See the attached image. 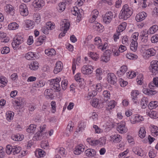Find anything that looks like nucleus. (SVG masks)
Here are the masks:
<instances>
[{
	"label": "nucleus",
	"mask_w": 158,
	"mask_h": 158,
	"mask_svg": "<svg viewBox=\"0 0 158 158\" xmlns=\"http://www.w3.org/2000/svg\"><path fill=\"white\" fill-rule=\"evenodd\" d=\"M19 10L21 15L23 16H26L28 14V8L25 4L23 3L19 6Z\"/></svg>",
	"instance_id": "17"
},
{
	"label": "nucleus",
	"mask_w": 158,
	"mask_h": 158,
	"mask_svg": "<svg viewBox=\"0 0 158 158\" xmlns=\"http://www.w3.org/2000/svg\"><path fill=\"white\" fill-rule=\"evenodd\" d=\"M21 148L18 145H14L13 148L12 153L13 155L18 154L21 151Z\"/></svg>",
	"instance_id": "54"
},
{
	"label": "nucleus",
	"mask_w": 158,
	"mask_h": 158,
	"mask_svg": "<svg viewBox=\"0 0 158 158\" xmlns=\"http://www.w3.org/2000/svg\"><path fill=\"white\" fill-rule=\"evenodd\" d=\"M93 28L98 31L102 32L103 31L104 27L99 23L95 22Z\"/></svg>",
	"instance_id": "38"
},
{
	"label": "nucleus",
	"mask_w": 158,
	"mask_h": 158,
	"mask_svg": "<svg viewBox=\"0 0 158 158\" xmlns=\"http://www.w3.org/2000/svg\"><path fill=\"white\" fill-rule=\"evenodd\" d=\"M127 23L124 22L121 23L118 27L117 31L120 33L124 31L127 26Z\"/></svg>",
	"instance_id": "46"
},
{
	"label": "nucleus",
	"mask_w": 158,
	"mask_h": 158,
	"mask_svg": "<svg viewBox=\"0 0 158 158\" xmlns=\"http://www.w3.org/2000/svg\"><path fill=\"white\" fill-rule=\"evenodd\" d=\"M156 52V50L153 48L148 49H142L141 52L143 57L145 59H147L150 57L155 55Z\"/></svg>",
	"instance_id": "4"
},
{
	"label": "nucleus",
	"mask_w": 158,
	"mask_h": 158,
	"mask_svg": "<svg viewBox=\"0 0 158 158\" xmlns=\"http://www.w3.org/2000/svg\"><path fill=\"white\" fill-rule=\"evenodd\" d=\"M147 16V14L145 12H141L136 15L135 19L137 22H140L144 20Z\"/></svg>",
	"instance_id": "22"
},
{
	"label": "nucleus",
	"mask_w": 158,
	"mask_h": 158,
	"mask_svg": "<svg viewBox=\"0 0 158 158\" xmlns=\"http://www.w3.org/2000/svg\"><path fill=\"white\" fill-rule=\"evenodd\" d=\"M45 54L49 56H52L56 55V52L55 49L53 48H48L45 51Z\"/></svg>",
	"instance_id": "39"
},
{
	"label": "nucleus",
	"mask_w": 158,
	"mask_h": 158,
	"mask_svg": "<svg viewBox=\"0 0 158 158\" xmlns=\"http://www.w3.org/2000/svg\"><path fill=\"white\" fill-rule=\"evenodd\" d=\"M45 36L39 37L36 42V45L39 46L42 44L45 40Z\"/></svg>",
	"instance_id": "63"
},
{
	"label": "nucleus",
	"mask_w": 158,
	"mask_h": 158,
	"mask_svg": "<svg viewBox=\"0 0 158 158\" xmlns=\"http://www.w3.org/2000/svg\"><path fill=\"white\" fill-rule=\"evenodd\" d=\"M138 47V43L137 41H131L130 44V49L131 50L134 52H135L137 49Z\"/></svg>",
	"instance_id": "55"
},
{
	"label": "nucleus",
	"mask_w": 158,
	"mask_h": 158,
	"mask_svg": "<svg viewBox=\"0 0 158 158\" xmlns=\"http://www.w3.org/2000/svg\"><path fill=\"white\" fill-rule=\"evenodd\" d=\"M122 136L118 134H113L110 136V141L112 143H119L122 140Z\"/></svg>",
	"instance_id": "13"
},
{
	"label": "nucleus",
	"mask_w": 158,
	"mask_h": 158,
	"mask_svg": "<svg viewBox=\"0 0 158 158\" xmlns=\"http://www.w3.org/2000/svg\"><path fill=\"white\" fill-rule=\"evenodd\" d=\"M132 119L130 118V121L131 124H134L140 122L144 120L143 116L138 114L133 115Z\"/></svg>",
	"instance_id": "16"
},
{
	"label": "nucleus",
	"mask_w": 158,
	"mask_h": 158,
	"mask_svg": "<svg viewBox=\"0 0 158 158\" xmlns=\"http://www.w3.org/2000/svg\"><path fill=\"white\" fill-rule=\"evenodd\" d=\"M43 139H46L45 133H42L40 131L37 132L33 137V140H41Z\"/></svg>",
	"instance_id": "25"
},
{
	"label": "nucleus",
	"mask_w": 158,
	"mask_h": 158,
	"mask_svg": "<svg viewBox=\"0 0 158 158\" xmlns=\"http://www.w3.org/2000/svg\"><path fill=\"white\" fill-rule=\"evenodd\" d=\"M92 90L89 92L88 96L86 97L87 100H89L97 95V92L94 90Z\"/></svg>",
	"instance_id": "56"
},
{
	"label": "nucleus",
	"mask_w": 158,
	"mask_h": 158,
	"mask_svg": "<svg viewBox=\"0 0 158 158\" xmlns=\"http://www.w3.org/2000/svg\"><path fill=\"white\" fill-rule=\"evenodd\" d=\"M127 77L129 79H132L135 77L136 76V73L135 71L133 70H131L126 73Z\"/></svg>",
	"instance_id": "52"
},
{
	"label": "nucleus",
	"mask_w": 158,
	"mask_h": 158,
	"mask_svg": "<svg viewBox=\"0 0 158 158\" xmlns=\"http://www.w3.org/2000/svg\"><path fill=\"white\" fill-rule=\"evenodd\" d=\"M106 79L109 83L112 85L116 83L117 81L116 76L114 73H109L107 74Z\"/></svg>",
	"instance_id": "14"
},
{
	"label": "nucleus",
	"mask_w": 158,
	"mask_h": 158,
	"mask_svg": "<svg viewBox=\"0 0 158 158\" xmlns=\"http://www.w3.org/2000/svg\"><path fill=\"white\" fill-rule=\"evenodd\" d=\"M150 67L152 72L158 71V61L153 60L151 62Z\"/></svg>",
	"instance_id": "32"
},
{
	"label": "nucleus",
	"mask_w": 158,
	"mask_h": 158,
	"mask_svg": "<svg viewBox=\"0 0 158 158\" xmlns=\"http://www.w3.org/2000/svg\"><path fill=\"white\" fill-rule=\"evenodd\" d=\"M127 66L124 65H123L117 71V75L119 77L123 76L127 71Z\"/></svg>",
	"instance_id": "23"
},
{
	"label": "nucleus",
	"mask_w": 158,
	"mask_h": 158,
	"mask_svg": "<svg viewBox=\"0 0 158 158\" xmlns=\"http://www.w3.org/2000/svg\"><path fill=\"white\" fill-rule=\"evenodd\" d=\"M143 76L142 74H139L137 77L136 81L137 84L139 85H141L143 83Z\"/></svg>",
	"instance_id": "58"
},
{
	"label": "nucleus",
	"mask_w": 158,
	"mask_h": 158,
	"mask_svg": "<svg viewBox=\"0 0 158 158\" xmlns=\"http://www.w3.org/2000/svg\"><path fill=\"white\" fill-rule=\"evenodd\" d=\"M44 94L47 98H52L53 95L52 90L50 89H46L44 91Z\"/></svg>",
	"instance_id": "62"
},
{
	"label": "nucleus",
	"mask_w": 158,
	"mask_h": 158,
	"mask_svg": "<svg viewBox=\"0 0 158 158\" xmlns=\"http://www.w3.org/2000/svg\"><path fill=\"white\" fill-rule=\"evenodd\" d=\"M23 98L20 97L15 98L12 100L13 106L15 110H21L23 107Z\"/></svg>",
	"instance_id": "3"
},
{
	"label": "nucleus",
	"mask_w": 158,
	"mask_h": 158,
	"mask_svg": "<svg viewBox=\"0 0 158 158\" xmlns=\"http://www.w3.org/2000/svg\"><path fill=\"white\" fill-rule=\"evenodd\" d=\"M147 114L151 118H158V113L156 111L150 110L148 112L147 111Z\"/></svg>",
	"instance_id": "50"
},
{
	"label": "nucleus",
	"mask_w": 158,
	"mask_h": 158,
	"mask_svg": "<svg viewBox=\"0 0 158 158\" xmlns=\"http://www.w3.org/2000/svg\"><path fill=\"white\" fill-rule=\"evenodd\" d=\"M103 88V85L100 83H98L95 85H92L90 87V89L95 90L96 92H101Z\"/></svg>",
	"instance_id": "30"
},
{
	"label": "nucleus",
	"mask_w": 158,
	"mask_h": 158,
	"mask_svg": "<svg viewBox=\"0 0 158 158\" xmlns=\"http://www.w3.org/2000/svg\"><path fill=\"white\" fill-rule=\"evenodd\" d=\"M61 78L57 77L56 78L51 80L50 82L51 87L56 91H59L60 90V82L61 81Z\"/></svg>",
	"instance_id": "5"
},
{
	"label": "nucleus",
	"mask_w": 158,
	"mask_h": 158,
	"mask_svg": "<svg viewBox=\"0 0 158 158\" xmlns=\"http://www.w3.org/2000/svg\"><path fill=\"white\" fill-rule=\"evenodd\" d=\"M11 138L14 141H21L23 140L24 138V136L22 134H14L11 135Z\"/></svg>",
	"instance_id": "35"
},
{
	"label": "nucleus",
	"mask_w": 158,
	"mask_h": 158,
	"mask_svg": "<svg viewBox=\"0 0 158 158\" xmlns=\"http://www.w3.org/2000/svg\"><path fill=\"white\" fill-rule=\"evenodd\" d=\"M96 79L100 81L102 79V76L104 73V71L101 68H98L95 71Z\"/></svg>",
	"instance_id": "24"
},
{
	"label": "nucleus",
	"mask_w": 158,
	"mask_h": 158,
	"mask_svg": "<svg viewBox=\"0 0 158 158\" xmlns=\"http://www.w3.org/2000/svg\"><path fill=\"white\" fill-rule=\"evenodd\" d=\"M41 147L43 149H47L49 148V146L47 141H43L40 144Z\"/></svg>",
	"instance_id": "60"
},
{
	"label": "nucleus",
	"mask_w": 158,
	"mask_h": 158,
	"mask_svg": "<svg viewBox=\"0 0 158 158\" xmlns=\"http://www.w3.org/2000/svg\"><path fill=\"white\" fill-rule=\"evenodd\" d=\"M140 105L142 109L146 108L148 103V99L145 97H143L140 101Z\"/></svg>",
	"instance_id": "33"
},
{
	"label": "nucleus",
	"mask_w": 158,
	"mask_h": 158,
	"mask_svg": "<svg viewBox=\"0 0 158 158\" xmlns=\"http://www.w3.org/2000/svg\"><path fill=\"white\" fill-rule=\"evenodd\" d=\"M111 52L110 50H107L101 56L100 60L102 62L107 63L110 60Z\"/></svg>",
	"instance_id": "10"
},
{
	"label": "nucleus",
	"mask_w": 158,
	"mask_h": 158,
	"mask_svg": "<svg viewBox=\"0 0 158 158\" xmlns=\"http://www.w3.org/2000/svg\"><path fill=\"white\" fill-rule=\"evenodd\" d=\"M143 92L146 95H152L155 94L157 92L155 90H150L146 88H143Z\"/></svg>",
	"instance_id": "40"
},
{
	"label": "nucleus",
	"mask_w": 158,
	"mask_h": 158,
	"mask_svg": "<svg viewBox=\"0 0 158 158\" xmlns=\"http://www.w3.org/2000/svg\"><path fill=\"white\" fill-rule=\"evenodd\" d=\"M60 30L67 31L69 29L70 23L67 19L63 20L60 23Z\"/></svg>",
	"instance_id": "12"
},
{
	"label": "nucleus",
	"mask_w": 158,
	"mask_h": 158,
	"mask_svg": "<svg viewBox=\"0 0 158 158\" xmlns=\"http://www.w3.org/2000/svg\"><path fill=\"white\" fill-rule=\"evenodd\" d=\"M63 68V64L60 61H58L56 64V66L53 70V72L55 74H57L60 72Z\"/></svg>",
	"instance_id": "20"
},
{
	"label": "nucleus",
	"mask_w": 158,
	"mask_h": 158,
	"mask_svg": "<svg viewBox=\"0 0 158 158\" xmlns=\"http://www.w3.org/2000/svg\"><path fill=\"white\" fill-rule=\"evenodd\" d=\"M94 70L93 67L89 64L83 65L81 68V73L85 75H89L91 74Z\"/></svg>",
	"instance_id": "7"
},
{
	"label": "nucleus",
	"mask_w": 158,
	"mask_h": 158,
	"mask_svg": "<svg viewBox=\"0 0 158 158\" xmlns=\"http://www.w3.org/2000/svg\"><path fill=\"white\" fill-rule=\"evenodd\" d=\"M146 131L144 127H141L140 128L139 132L138 135L139 137L143 139L146 136Z\"/></svg>",
	"instance_id": "48"
},
{
	"label": "nucleus",
	"mask_w": 158,
	"mask_h": 158,
	"mask_svg": "<svg viewBox=\"0 0 158 158\" xmlns=\"http://www.w3.org/2000/svg\"><path fill=\"white\" fill-rule=\"evenodd\" d=\"M132 152L138 156L143 157L146 156V153L141 148L138 147H135L133 148Z\"/></svg>",
	"instance_id": "15"
},
{
	"label": "nucleus",
	"mask_w": 158,
	"mask_h": 158,
	"mask_svg": "<svg viewBox=\"0 0 158 158\" xmlns=\"http://www.w3.org/2000/svg\"><path fill=\"white\" fill-rule=\"evenodd\" d=\"M23 38L20 34H17L13 39L12 46L14 50H17L20 48V45L23 42Z\"/></svg>",
	"instance_id": "2"
},
{
	"label": "nucleus",
	"mask_w": 158,
	"mask_h": 158,
	"mask_svg": "<svg viewBox=\"0 0 158 158\" xmlns=\"http://www.w3.org/2000/svg\"><path fill=\"white\" fill-rule=\"evenodd\" d=\"M0 39L2 40L1 42L4 43H6L9 41V38L6 37V33L3 31H0Z\"/></svg>",
	"instance_id": "37"
},
{
	"label": "nucleus",
	"mask_w": 158,
	"mask_h": 158,
	"mask_svg": "<svg viewBox=\"0 0 158 158\" xmlns=\"http://www.w3.org/2000/svg\"><path fill=\"white\" fill-rule=\"evenodd\" d=\"M14 115V113L13 111H8L6 114V118L8 121L10 122L13 120Z\"/></svg>",
	"instance_id": "44"
},
{
	"label": "nucleus",
	"mask_w": 158,
	"mask_h": 158,
	"mask_svg": "<svg viewBox=\"0 0 158 158\" xmlns=\"http://www.w3.org/2000/svg\"><path fill=\"white\" fill-rule=\"evenodd\" d=\"M132 14L131 8L127 4L124 5L119 15V18L120 19L124 20L129 18Z\"/></svg>",
	"instance_id": "1"
},
{
	"label": "nucleus",
	"mask_w": 158,
	"mask_h": 158,
	"mask_svg": "<svg viewBox=\"0 0 158 158\" xmlns=\"http://www.w3.org/2000/svg\"><path fill=\"white\" fill-rule=\"evenodd\" d=\"M158 30V26L154 25L151 27L148 30V31L149 34H153L155 33Z\"/></svg>",
	"instance_id": "53"
},
{
	"label": "nucleus",
	"mask_w": 158,
	"mask_h": 158,
	"mask_svg": "<svg viewBox=\"0 0 158 158\" xmlns=\"http://www.w3.org/2000/svg\"><path fill=\"white\" fill-rule=\"evenodd\" d=\"M56 152L62 156H64L66 155V152L65 149L63 147L58 148L56 149Z\"/></svg>",
	"instance_id": "59"
},
{
	"label": "nucleus",
	"mask_w": 158,
	"mask_h": 158,
	"mask_svg": "<svg viewBox=\"0 0 158 158\" xmlns=\"http://www.w3.org/2000/svg\"><path fill=\"white\" fill-rule=\"evenodd\" d=\"M28 66L31 70H35L39 68V64L38 62L34 61L31 62Z\"/></svg>",
	"instance_id": "36"
},
{
	"label": "nucleus",
	"mask_w": 158,
	"mask_h": 158,
	"mask_svg": "<svg viewBox=\"0 0 158 158\" xmlns=\"http://www.w3.org/2000/svg\"><path fill=\"white\" fill-rule=\"evenodd\" d=\"M148 155L150 158H154L156 155V151L152 148H151L149 151Z\"/></svg>",
	"instance_id": "64"
},
{
	"label": "nucleus",
	"mask_w": 158,
	"mask_h": 158,
	"mask_svg": "<svg viewBox=\"0 0 158 158\" xmlns=\"http://www.w3.org/2000/svg\"><path fill=\"white\" fill-rule=\"evenodd\" d=\"M71 13L73 15L77 16V21L79 22L82 17L81 10H79L77 7H74L71 10Z\"/></svg>",
	"instance_id": "9"
},
{
	"label": "nucleus",
	"mask_w": 158,
	"mask_h": 158,
	"mask_svg": "<svg viewBox=\"0 0 158 158\" xmlns=\"http://www.w3.org/2000/svg\"><path fill=\"white\" fill-rule=\"evenodd\" d=\"M36 126L35 124H31L26 130V131L30 133H33L35 131Z\"/></svg>",
	"instance_id": "49"
},
{
	"label": "nucleus",
	"mask_w": 158,
	"mask_h": 158,
	"mask_svg": "<svg viewBox=\"0 0 158 158\" xmlns=\"http://www.w3.org/2000/svg\"><path fill=\"white\" fill-rule=\"evenodd\" d=\"M7 82L8 80L5 77L2 76L0 77V87H4L6 85Z\"/></svg>",
	"instance_id": "45"
},
{
	"label": "nucleus",
	"mask_w": 158,
	"mask_h": 158,
	"mask_svg": "<svg viewBox=\"0 0 158 158\" xmlns=\"http://www.w3.org/2000/svg\"><path fill=\"white\" fill-rule=\"evenodd\" d=\"M19 27V25L16 22L11 23L8 25V28L10 30H16L18 29Z\"/></svg>",
	"instance_id": "42"
},
{
	"label": "nucleus",
	"mask_w": 158,
	"mask_h": 158,
	"mask_svg": "<svg viewBox=\"0 0 158 158\" xmlns=\"http://www.w3.org/2000/svg\"><path fill=\"white\" fill-rule=\"evenodd\" d=\"M84 145L80 144L77 145L74 150V153L76 155H79L84 151Z\"/></svg>",
	"instance_id": "18"
},
{
	"label": "nucleus",
	"mask_w": 158,
	"mask_h": 158,
	"mask_svg": "<svg viewBox=\"0 0 158 158\" xmlns=\"http://www.w3.org/2000/svg\"><path fill=\"white\" fill-rule=\"evenodd\" d=\"M81 57H77L76 59H73L72 64V70L73 74L75 73V71L76 69V65L79 66L81 65Z\"/></svg>",
	"instance_id": "21"
},
{
	"label": "nucleus",
	"mask_w": 158,
	"mask_h": 158,
	"mask_svg": "<svg viewBox=\"0 0 158 158\" xmlns=\"http://www.w3.org/2000/svg\"><path fill=\"white\" fill-rule=\"evenodd\" d=\"M25 28L27 30L31 29L33 28L34 26V23L31 20L27 19L25 20Z\"/></svg>",
	"instance_id": "29"
},
{
	"label": "nucleus",
	"mask_w": 158,
	"mask_h": 158,
	"mask_svg": "<svg viewBox=\"0 0 158 158\" xmlns=\"http://www.w3.org/2000/svg\"><path fill=\"white\" fill-rule=\"evenodd\" d=\"M87 142L91 146H95L99 145L100 141L98 140H95L92 138H89L86 139Z\"/></svg>",
	"instance_id": "31"
},
{
	"label": "nucleus",
	"mask_w": 158,
	"mask_h": 158,
	"mask_svg": "<svg viewBox=\"0 0 158 158\" xmlns=\"http://www.w3.org/2000/svg\"><path fill=\"white\" fill-rule=\"evenodd\" d=\"M45 2L43 0H35L32 2V6L36 10H40L45 5Z\"/></svg>",
	"instance_id": "11"
},
{
	"label": "nucleus",
	"mask_w": 158,
	"mask_h": 158,
	"mask_svg": "<svg viewBox=\"0 0 158 158\" xmlns=\"http://www.w3.org/2000/svg\"><path fill=\"white\" fill-rule=\"evenodd\" d=\"M88 55L93 60H97L99 58V55L96 52L89 51L88 53Z\"/></svg>",
	"instance_id": "43"
},
{
	"label": "nucleus",
	"mask_w": 158,
	"mask_h": 158,
	"mask_svg": "<svg viewBox=\"0 0 158 158\" xmlns=\"http://www.w3.org/2000/svg\"><path fill=\"white\" fill-rule=\"evenodd\" d=\"M46 26L49 30H52L55 28V23L51 22H48L46 23Z\"/></svg>",
	"instance_id": "61"
},
{
	"label": "nucleus",
	"mask_w": 158,
	"mask_h": 158,
	"mask_svg": "<svg viewBox=\"0 0 158 158\" xmlns=\"http://www.w3.org/2000/svg\"><path fill=\"white\" fill-rule=\"evenodd\" d=\"M65 6L66 4L64 2H62L60 3L57 8V11L60 12H63L65 8Z\"/></svg>",
	"instance_id": "51"
},
{
	"label": "nucleus",
	"mask_w": 158,
	"mask_h": 158,
	"mask_svg": "<svg viewBox=\"0 0 158 158\" xmlns=\"http://www.w3.org/2000/svg\"><path fill=\"white\" fill-rule=\"evenodd\" d=\"M150 128L152 135L153 136H156L158 135V127L157 126L151 125Z\"/></svg>",
	"instance_id": "41"
},
{
	"label": "nucleus",
	"mask_w": 158,
	"mask_h": 158,
	"mask_svg": "<svg viewBox=\"0 0 158 158\" xmlns=\"http://www.w3.org/2000/svg\"><path fill=\"white\" fill-rule=\"evenodd\" d=\"M113 17L112 12L110 11L107 12L102 17L103 21L105 24H109L111 22Z\"/></svg>",
	"instance_id": "8"
},
{
	"label": "nucleus",
	"mask_w": 158,
	"mask_h": 158,
	"mask_svg": "<svg viewBox=\"0 0 158 158\" xmlns=\"http://www.w3.org/2000/svg\"><path fill=\"white\" fill-rule=\"evenodd\" d=\"M85 155L89 157H94L96 154L95 150L92 148H89L86 150L85 152Z\"/></svg>",
	"instance_id": "28"
},
{
	"label": "nucleus",
	"mask_w": 158,
	"mask_h": 158,
	"mask_svg": "<svg viewBox=\"0 0 158 158\" xmlns=\"http://www.w3.org/2000/svg\"><path fill=\"white\" fill-rule=\"evenodd\" d=\"M117 104V102L114 100H112L108 102L107 104L106 109L110 110L114 109Z\"/></svg>",
	"instance_id": "34"
},
{
	"label": "nucleus",
	"mask_w": 158,
	"mask_h": 158,
	"mask_svg": "<svg viewBox=\"0 0 158 158\" xmlns=\"http://www.w3.org/2000/svg\"><path fill=\"white\" fill-rule=\"evenodd\" d=\"M91 105L95 107H99L100 104L99 100L98 99L94 98L91 102Z\"/></svg>",
	"instance_id": "57"
},
{
	"label": "nucleus",
	"mask_w": 158,
	"mask_h": 158,
	"mask_svg": "<svg viewBox=\"0 0 158 158\" xmlns=\"http://www.w3.org/2000/svg\"><path fill=\"white\" fill-rule=\"evenodd\" d=\"M94 43L95 45L97 46L98 48H100L102 44L101 39L99 37H96L94 39Z\"/></svg>",
	"instance_id": "47"
},
{
	"label": "nucleus",
	"mask_w": 158,
	"mask_h": 158,
	"mask_svg": "<svg viewBox=\"0 0 158 158\" xmlns=\"http://www.w3.org/2000/svg\"><path fill=\"white\" fill-rule=\"evenodd\" d=\"M25 57L27 59L30 60L38 59L39 58V56L36 53L29 52L26 53Z\"/></svg>",
	"instance_id": "19"
},
{
	"label": "nucleus",
	"mask_w": 158,
	"mask_h": 158,
	"mask_svg": "<svg viewBox=\"0 0 158 158\" xmlns=\"http://www.w3.org/2000/svg\"><path fill=\"white\" fill-rule=\"evenodd\" d=\"M150 89H152L158 87V77H155L153 78L152 81L148 85Z\"/></svg>",
	"instance_id": "27"
},
{
	"label": "nucleus",
	"mask_w": 158,
	"mask_h": 158,
	"mask_svg": "<svg viewBox=\"0 0 158 158\" xmlns=\"http://www.w3.org/2000/svg\"><path fill=\"white\" fill-rule=\"evenodd\" d=\"M4 10L7 13L11 15H13L15 13V10L14 7L9 4H7L5 6Z\"/></svg>",
	"instance_id": "26"
},
{
	"label": "nucleus",
	"mask_w": 158,
	"mask_h": 158,
	"mask_svg": "<svg viewBox=\"0 0 158 158\" xmlns=\"http://www.w3.org/2000/svg\"><path fill=\"white\" fill-rule=\"evenodd\" d=\"M116 130L118 132L121 134L127 133L128 131L127 127L125 121H121L118 123L116 127Z\"/></svg>",
	"instance_id": "6"
}]
</instances>
